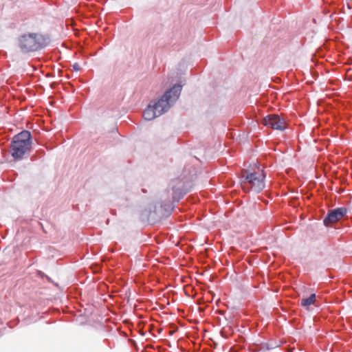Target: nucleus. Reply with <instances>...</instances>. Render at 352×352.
<instances>
[{
	"label": "nucleus",
	"mask_w": 352,
	"mask_h": 352,
	"mask_svg": "<svg viewBox=\"0 0 352 352\" xmlns=\"http://www.w3.org/2000/svg\"><path fill=\"white\" fill-rule=\"evenodd\" d=\"M172 200L169 199L167 202L150 205L148 209L144 210L142 214L143 221L154 222L161 217L166 216L173 210V202H178L188 192L185 188L184 183L180 180H176L172 183Z\"/></svg>",
	"instance_id": "f257e3e1"
},
{
	"label": "nucleus",
	"mask_w": 352,
	"mask_h": 352,
	"mask_svg": "<svg viewBox=\"0 0 352 352\" xmlns=\"http://www.w3.org/2000/svg\"><path fill=\"white\" fill-rule=\"evenodd\" d=\"M18 47L23 54L40 50L47 45L49 40L38 33H28L21 35L17 40Z\"/></svg>",
	"instance_id": "f03ea898"
},
{
	"label": "nucleus",
	"mask_w": 352,
	"mask_h": 352,
	"mask_svg": "<svg viewBox=\"0 0 352 352\" xmlns=\"http://www.w3.org/2000/svg\"><path fill=\"white\" fill-rule=\"evenodd\" d=\"M182 90L181 84H175L167 89L157 100L151 101L157 113L161 115L167 112L179 99Z\"/></svg>",
	"instance_id": "7ed1b4c3"
},
{
	"label": "nucleus",
	"mask_w": 352,
	"mask_h": 352,
	"mask_svg": "<svg viewBox=\"0 0 352 352\" xmlns=\"http://www.w3.org/2000/svg\"><path fill=\"white\" fill-rule=\"evenodd\" d=\"M32 135L30 131H23L14 135L10 144V153L15 160L23 159L24 155L31 148Z\"/></svg>",
	"instance_id": "20e7f679"
},
{
	"label": "nucleus",
	"mask_w": 352,
	"mask_h": 352,
	"mask_svg": "<svg viewBox=\"0 0 352 352\" xmlns=\"http://www.w3.org/2000/svg\"><path fill=\"white\" fill-rule=\"evenodd\" d=\"M265 175L263 170L250 172L245 170L241 177V187L244 191L260 192L265 188Z\"/></svg>",
	"instance_id": "39448f33"
},
{
	"label": "nucleus",
	"mask_w": 352,
	"mask_h": 352,
	"mask_svg": "<svg viewBox=\"0 0 352 352\" xmlns=\"http://www.w3.org/2000/svg\"><path fill=\"white\" fill-rule=\"evenodd\" d=\"M265 126L273 129L283 131L287 128V123L285 118L278 115L272 114L265 117L263 120Z\"/></svg>",
	"instance_id": "423d86ee"
},
{
	"label": "nucleus",
	"mask_w": 352,
	"mask_h": 352,
	"mask_svg": "<svg viewBox=\"0 0 352 352\" xmlns=\"http://www.w3.org/2000/svg\"><path fill=\"white\" fill-rule=\"evenodd\" d=\"M346 213L345 208H337L329 211L327 215L324 217L323 223L325 226L334 223L340 220Z\"/></svg>",
	"instance_id": "0eeeda50"
},
{
	"label": "nucleus",
	"mask_w": 352,
	"mask_h": 352,
	"mask_svg": "<svg viewBox=\"0 0 352 352\" xmlns=\"http://www.w3.org/2000/svg\"><path fill=\"white\" fill-rule=\"evenodd\" d=\"M160 116V114L157 112L155 110V108L153 107V105L151 104V102L149 103L148 107L146 108V109L144 111L143 113V117L146 120H152L154 118Z\"/></svg>",
	"instance_id": "6e6552de"
},
{
	"label": "nucleus",
	"mask_w": 352,
	"mask_h": 352,
	"mask_svg": "<svg viewBox=\"0 0 352 352\" xmlns=\"http://www.w3.org/2000/svg\"><path fill=\"white\" fill-rule=\"evenodd\" d=\"M316 300V296L315 294H312L309 297L302 298L301 300V305L308 309L311 305L314 304Z\"/></svg>",
	"instance_id": "1a4fd4ad"
},
{
	"label": "nucleus",
	"mask_w": 352,
	"mask_h": 352,
	"mask_svg": "<svg viewBox=\"0 0 352 352\" xmlns=\"http://www.w3.org/2000/svg\"><path fill=\"white\" fill-rule=\"evenodd\" d=\"M73 68L75 71H79L80 70V66L78 63H74L73 65Z\"/></svg>",
	"instance_id": "9d476101"
}]
</instances>
